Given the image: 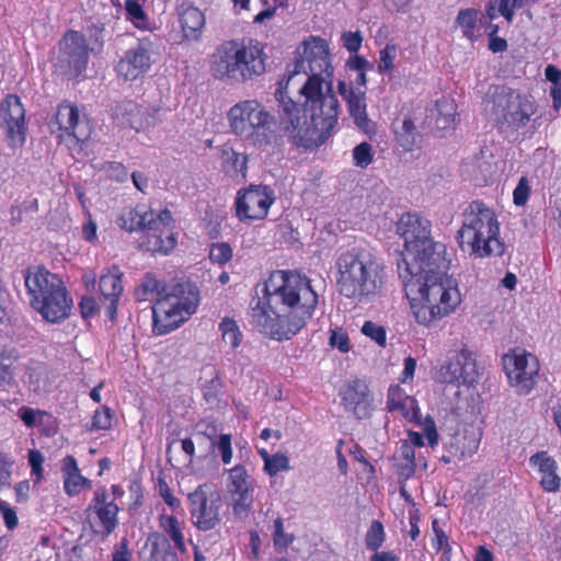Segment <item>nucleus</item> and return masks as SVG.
Segmentation results:
<instances>
[{
  "label": "nucleus",
  "mask_w": 561,
  "mask_h": 561,
  "mask_svg": "<svg viewBox=\"0 0 561 561\" xmlns=\"http://www.w3.org/2000/svg\"><path fill=\"white\" fill-rule=\"evenodd\" d=\"M386 408L389 413L399 415L410 423H421L422 414L417 400L409 396L399 385L389 387Z\"/></svg>",
  "instance_id": "24"
},
{
  "label": "nucleus",
  "mask_w": 561,
  "mask_h": 561,
  "mask_svg": "<svg viewBox=\"0 0 561 561\" xmlns=\"http://www.w3.org/2000/svg\"><path fill=\"white\" fill-rule=\"evenodd\" d=\"M456 239L462 252L477 259L502 256L505 252L499 216L494 208L479 199L463 209Z\"/></svg>",
  "instance_id": "6"
},
{
  "label": "nucleus",
  "mask_w": 561,
  "mask_h": 561,
  "mask_svg": "<svg viewBox=\"0 0 561 561\" xmlns=\"http://www.w3.org/2000/svg\"><path fill=\"white\" fill-rule=\"evenodd\" d=\"M118 513L119 506L114 499H111L104 485L96 488L84 510L85 520L91 531L102 539L107 538L118 527Z\"/></svg>",
  "instance_id": "14"
},
{
  "label": "nucleus",
  "mask_w": 561,
  "mask_h": 561,
  "mask_svg": "<svg viewBox=\"0 0 561 561\" xmlns=\"http://www.w3.org/2000/svg\"><path fill=\"white\" fill-rule=\"evenodd\" d=\"M113 413L111 409L106 405H103L94 411L91 421V430L92 431H105L112 427Z\"/></svg>",
  "instance_id": "49"
},
{
  "label": "nucleus",
  "mask_w": 561,
  "mask_h": 561,
  "mask_svg": "<svg viewBox=\"0 0 561 561\" xmlns=\"http://www.w3.org/2000/svg\"><path fill=\"white\" fill-rule=\"evenodd\" d=\"M125 10L127 19L130 20L137 27H141L147 20L144 11V2L140 0H126Z\"/></svg>",
  "instance_id": "48"
},
{
  "label": "nucleus",
  "mask_w": 561,
  "mask_h": 561,
  "mask_svg": "<svg viewBox=\"0 0 561 561\" xmlns=\"http://www.w3.org/2000/svg\"><path fill=\"white\" fill-rule=\"evenodd\" d=\"M438 115L436 117V125L440 129H449L455 126L456 107L454 102L437 101Z\"/></svg>",
  "instance_id": "42"
},
{
  "label": "nucleus",
  "mask_w": 561,
  "mask_h": 561,
  "mask_svg": "<svg viewBox=\"0 0 561 561\" xmlns=\"http://www.w3.org/2000/svg\"><path fill=\"white\" fill-rule=\"evenodd\" d=\"M267 58L264 45L257 39H229L210 55L209 70L219 81L247 83L265 73Z\"/></svg>",
  "instance_id": "4"
},
{
  "label": "nucleus",
  "mask_w": 561,
  "mask_h": 561,
  "mask_svg": "<svg viewBox=\"0 0 561 561\" xmlns=\"http://www.w3.org/2000/svg\"><path fill=\"white\" fill-rule=\"evenodd\" d=\"M529 460L539 469L541 488L547 492L558 491L561 486V478L557 473L556 460L547 451H538Z\"/></svg>",
  "instance_id": "29"
},
{
  "label": "nucleus",
  "mask_w": 561,
  "mask_h": 561,
  "mask_svg": "<svg viewBox=\"0 0 561 561\" xmlns=\"http://www.w3.org/2000/svg\"><path fill=\"white\" fill-rule=\"evenodd\" d=\"M293 541V538H287L284 533V522L283 518L277 517L274 520V543L275 546L287 547Z\"/></svg>",
  "instance_id": "61"
},
{
  "label": "nucleus",
  "mask_w": 561,
  "mask_h": 561,
  "mask_svg": "<svg viewBox=\"0 0 561 561\" xmlns=\"http://www.w3.org/2000/svg\"><path fill=\"white\" fill-rule=\"evenodd\" d=\"M274 96L279 125L294 146L316 149L332 136L340 105L325 39L310 36L296 47Z\"/></svg>",
  "instance_id": "1"
},
{
  "label": "nucleus",
  "mask_w": 561,
  "mask_h": 561,
  "mask_svg": "<svg viewBox=\"0 0 561 561\" xmlns=\"http://www.w3.org/2000/svg\"><path fill=\"white\" fill-rule=\"evenodd\" d=\"M480 445V434H477L473 426L463 427L450 434L444 442L445 454L442 460L449 463L454 460H462L477 453Z\"/></svg>",
  "instance_id": "23"
},
{
  "label": "nucleus",
  "mask_w": 561,
  "mask_h": 561,
  "mask_svg": "<svg viewBox=\"0 0 561 561\" xmlns=\"http://www.w3.org/2000/svg\"><path fill=\"white\" fill-rule=\"evenodd\" d=\"M289 469V458L284 453L272 455L271 459H266V466H263V471L270 477H275L278 472Z\"/></svg>",
  "instance_id": "45"
},
{
  "label": "nucleus",
  "mask_w": 561,
  "mask_h": 561,
  "mask_svg": "<svg viewBox=\"0 0 561 561\" xmlns=\"http://www.w3.org/2000/svg\"><path fill=\"white\" fill-rule=\"evenodd\" d=\"M219 331L222 340L229 343L232 348H237L241 344L242 333L233 319L225 317L219 323Z\"/></svg>",
  "instance_id": "41"
},
{
  "label": "nucleus",
  "mask_w": 561,
  "mask_h": 561,
  "mask_svg": "<svg viewBox=\"0 0 561 561\" xmlns=\"http://www.w3.org/2000/svg\"><path fill=\"white\" fill-rule=\"evenodd\" d=\"M151 60L147 48L141 45L129 48L116 65V72L125 80H136L150 68Z\"/></svg>",
  "instance_id": "26"
},
{
  "label": "nucleus",
  "mask_w": 561,
  "mask_h": 561,
  "mask_svg": "<svg viewBox=\"0 0 561 561\" xmlns=\"http://www.w3.org/2000/svg\"><path fill=\"white\" fill-rule=\"evenodd\" d=\"M152 306V331L157 335L178 329L196 312L199 289L195 283L181 278L167 287Z\"/></svg>",
  "instance_id": "10"
},
{
  "label": "nucleus",
  "mask_w": 561,
  "mask_h": 561,
  "mask_svg": "<svg viewBox=\"0 0 561 561\" xmlns=\"http://www.w3.org/2000/svg\"><path fill=\"white\" fill-rule=\"evenodd\" d=\"M217 448L221 454V461L224 465H229L232 460L233 451L231 444V436L229 434L219 435Z\"/></svg>",
  "instance_id": "57"
},
{
  "label": "nucleus",
  "mask_w": 561,
  "mask_h": 561,
  "mask_svg": "<svg viewBox=\"0 0 561 561\" xmlns=\"http://www.w3.org/2000/svg\"><path fill=\"white\" fill-rule=\"evenodd\" d=\"M392 129L397 144L405 151H412L421 138L413 119L409 116L401 122L397 119L392 124Z\"/></svg>",
  "instance_id": "32"
},
{
  "label": "nucleus",
  "mask_w": 561,
  "mask_h": 561,
  "mask_svg": "<svg viewBox=\"0 0 561 561\" xmlns=\"http://www.w3.org/2000/svg\"><path fill=\"white\" fill-rule=\"evenodd\" d=\"M30 305L44 320L59 323L70 316L72 298L64 282L44 266H31L24 272Z\"/></svg>",
  "instance_id": "8"
},
{
  "label": "nucleus",
  "mask_w": 561,
  "mask_h": 561,
  "mask_svg": "<svg viewBox=\"0 0 561 561\" xmlns=\"http://www.w3.org/2000/svg\"><path fill=\"white\" fill-rule=\"evenodd\" d=\"M275 191L263 184L239 190L234 199L236 217L245 224L263 220L275 203Z\"/></svg>",
  "instance_id": "16"
},
{
  "label": "nucleus",
  "mask_w": 561,
  "mask_h": 561,
  "mask_svg": "<svg viewBox=\"0 0 561 561\" xmlns=\"http://www.w3.org/2000/svg\"><path fill=\"white\" fill-rule=\"evenodd\" d=\"M90 48L85 36L75 30H68L59 42V55L56 66L67 76L78 78L88 68Z\"/></svg>",
  "instance_id": "17"
},
{
  "label": "nucleus",
  "mask_w": 561,
  "mask_h": 561,
  "mask_svg": "<svg viewBox=\"0 0 561 561\" xmlns=\"http://www.w3.org/2000/svg\"><path fill=\"white\" fill-rule=\"evenodd\" d=\"M362 333L373 341H375L379 346H385L387 343V332L386 329L377 324L373 321H365L362 327Z\"/></svg>",
  "instance_id": "51"
},
{
  "label": "nucleus",
  "mask_w": 561,
  "mask_h": 561,
  "mask_svg": "<svg viewBox=\"0 0 561 561\" xmlns=\"http://www.w3.org/2000/svg\"><path fill=\"white\" fill-rule=\"evenodd\" d=\"M479 11L474 8L462 9L458 12L456 24L461 28L465 37L474 41L481 34L477 30Z\"/></svg>",
  "instance_id": "36"
},
{
  "label": "nucleus",
  "mask_w": 561,
  "mask_h": 561,
  "mask_svg": "<svg viewBox=\"0 0 561 561\" xmlns=\"http://www.w3.org/2000/svg\"><path fill=\"white\" fill-rule=\"evenodd\" d=\"M159 527L163 530L164 535L174 543V547L181 552L186 553L185 538L183 534V523H181L174 515L160 514Z\"/></svg>",
  "instance_id": "33"
},
{
  "label": "nucleus",
  "mask_w": 561,
  "mask_h": 561,
  "mask_svg": "<svg viewBox=\"0 0 561 561\" xmlns=\"http://www.w3.org/2000/svg\"><path fill=\"white\" fill-rule=\"evenodd\" d=\"M106 171L110 173L111 179L117 182H125L128 179V171L122 162L110 161L106 163Z\"/></svg>",
  "instance_id": "60"
},
{
  "label": "nucleus",
  "mask_w": 561,
  "mask_h": 561,
  "mask_svg": "<svg viewBox=\"0 0 561 561\" xmlns=\"http://www.w3.org/2000/svg\"><path fill=\"white\" fill-rule=\"evenodd\" d=\"M329 344L342 353H347L351 350L348 334L342 328L330 330Z\"/></svg>",
  "instance_id": "53"
},
{
  "label": "nucleus",
  "mask_w": 561,
  "mask_h": 561,
  "mask_svg": "<svg viewBox=\"0 0 561 561\" xmlns=\"http://www.w3.org/2000/svg\"><path fill=\"white\" fill-rule=\"evenodd\" d=\"M187 507L191 523L199 531L215 530L221 525L222 499L214 484L203 483L190 492Z\"/></svg>",
  "instance_id": "13"
},
{
  "label": "nucleus",
  "mask_w": 561,
  "mask_h": 561,
  "mask_svg": "<svg viewBox=\"0 0 561 561\" xmlns=\"http://www.w3.org/2000/svg\"><path fill=\"white\" fill-rule=\"evenodd\" d=\"M233 250L228 242H215L209 247V260L213 263L225 265L231 261Z\"/></svg>",
  "instance_id": "44"
},
{
  "label": "nucleus",
  "mask_w": 561,
  "mask_h": 561,
  "mask_svg": "<svg viewBox=\"0 0 561 561\" xmlns=\"http://www.w3.org/2000/svg\"><path fill=\"white\" fill-rule=\"evenodd\" d=\"M61 472L65 493L72 497L80 494L83 490L92 489V481L81 474L77 459L68 455L62 459Z\"/></svg>",
  "instance_id": "28"
},
{
  "label": "nucleus",
  "mask_w": 561,
  "mask_h": 561,
  "mask_svg": "<svg viewBox=\"0 0 561 561\" xmlns=\"http://www.w3.org/2000/svg\"><path fill=\"white\" fill-rule=\"evenodd\" d=\"M18 358L13 352L0 353V386H10L14 381Z\"/></svg>",
  "instance_id": "39"
},
{
  "label": "nucleus",
  "mask_w": 561,
  "mask_h": 561,
  "mask_svg": "<svg viewBox=\"0 0 561 561\" xmlns=\"http://www.w3.org/2000/svg\"><path fill=\"white\" fill-rule=\"evenodd\" d=\"M531 192L530 182L527 176H522L513 191V203L520 207L525 206Z\"/></svg>",
  "instance_id": "52"
},
{
  "label": "nucleus",
  "mask_w": 561,
  "mask_h": 561,
  "mask_svg": "<svg viewBox=\"0 0 561 561\" xmlns=\"http://www.w3.org/2000/svg\"><path fill=\"white\" fill-rule=\"evenodd\" d=\"M167 287L153 273H146L134 290V298L138 302L148 301L154 297L158 299L165 293Z\"/></svg>",
  "instance_id": "34"
},
{
  "label": "nucleus",
  "mask_w": 561,
  "mask_h": 561,
  "mask_svg": "<svg viewBox=\"0 0 561 561\" xmlns=\"http://www.w3.org/2000/svg\"><path fill=\"white\" fill-rule=\"evenodd\" d=\"M432 529L434 533V539L432 541V546L436 551H443L444 561L449 560V554L451 552V547L448 542V536L445 534L444 529L440 528L438 519H433Z\"/></svg>",
  "instance_id": "43"
},
{
  "label": "nucleus",
  "mask_w": 561,
  "mask_h": 561,
  "mask_svg": "<svg viewBox=\"0 0 561 561\" xmlns=\"http://www.w3.org/2000/svg\"><path fill=\"white\" fill-rule=\"evenodd\" d=\"M230 131L241 140L262 148L275 138V118L256 99L242 100L227 112Z\"/></svg>",
  "instance_id": "11"
},
{
  "label": "nucleus",
  "mask_w": 561,
  "mask_h": 561,
  "mask_svg": "<svg viewBox=\"0 0 561 561\" xmlns=\"http://www.w3.org/2000/svg\"><path fill=\"white\" fill-rule=\"evenodd\" d=\"M396 473L402 480H409L415 473V450L408 444H401L394 454Z\"/></svg>",
  "instance_id": "35"
},
{
  "label": "nucleus",
  "mask_w": 561,
  "mask_h": 561,
  "mask_svg": "<svg viewBox=\"0 0 561 561\" xmlns=\"http://www.w3.org/2000/svg\"><path fill=\"white\" fill-rule=\"evenodd\" d=\"M342 405L358 420L369 419L374 411L373 393L366 381L355 378L341 391Z\"/></svg>",
  "instance_id": "21"
},
{
  "label": "nucleus",
  "mask_w": 561,
  "mask_h": 561,
  "mask_svg": "<svg viewBox=\"0 0 561 561\" xmlns=\"http://www.w3.org/2000/svg\"><path fill=\"white\" fill-rule=\"evenodd\" d=\"M317 305L318 294L306 275L273 271L263 285L262 296L250 301V322L273 340H290L306 327Z\"/></svg>",
  "instance_id": "2"
},
{
  "label": "nucleus",
  "mask_w": 561,
  "mask_h": 561,
  "mask_svg": "<svg viewBox=\"0 0 561 561\" xmlns=\"http://www.w3.org/2000/svg\"><path fill=\"white\" fill-rule=\"evenodd\" d=\"M497 3L501 15L508 23H512L514 20L515 10H518L524 5V0H497Z\"/></svg>",
  "instance_id": "56"
},
{
  "label": "nucleus",
  "mask_w": 561,
  "mask_h": 561,
  "mask_svg": "<svg viewBox=\"0 0 561 561\" xmlns=\"http://www.w3.org/2000/svg\"><path fill=\"white\" fill-rule=\"evenodd\" d=\"M123 272L117 264L104 268L100 275L99 291L105 316L115 321L121 296L123 294Z\"/></svg>",
  "instance_id": "22"
},
{
  "label": "nucleus",
  "mask_w": 561,
  "mask_h": 561,
  "mask_svg": "<svg viewBox=\"0 0 561 561\" xmlns=\"http://www.w3.org/2000/svg\"><path fill=\"white\" fill-rule=\"evenodd\" d=\"M448 262L442 264L402 265L399 277L402 280L407 298L415 321L424 327L454 313L461 302L456 282L446 275Z\"/></svg>",
  "instance_id": "3"
},
{
  "label": "nucleus",
  "mask_w": 561,
  "mask_h": 561,
  "mask_svg": "<svg viewBox=\"0 0 561 561\" xmlns=\"http://www.w3.org/2000/svg\"><path fill=\"white\" fill-rule=\"evenodd\" d=\"M54 122L61 131L60 137L71 138L76 144H84L93 133V126L88 115L81 113L76 104L68 101H62L57 105Z\"/></svg>",
  "instance_id": "19"
},
{
  "label": "nucleus",
  "mask_w": 561,
  "mask_h": 561,
  "mask_svg": "<svg viewBox=\"0 0 561 561\" xmlns=\"http://www.w3.org/2000/svg\"><path fill=\"white\" fill-rule=\"evenodd\" d=\"M7 138L11 147H20L25 142L24 121L4 122Z\"/></svg>",
  "instance_id": "47"
},
{
  "label": "nucleus",
  "mask_w": 561,
  "mask_h": 561,
  "mask_svg": "<svg viewBox=\"0 0 561 561\" xmlns=\"http://www.w3.org/2000/svg\"><path fill=\"white\" fill-rule=\"evenodd\" d=\"M386 540V533L382 523L378 519H374L366 531L365 545L370 551H378Z\"/></svg>",
  "instance_id": "40"
},
{
  "label": "nucleus",
  "mask_w": 561,
  "mask_h": 561,
  "mask_svg": "<svg viewBox=\"0 0 561 561\" xmlns=\"http://www.w3.org/2000/svg\"><path fill=\"white\" fill-rule=\"evenodd\" d=\"M0 512L2 513V517L7 528L10 530L14 529L19 523L18 515L14 508L8 506L5 502L0 501Z\"/></svg>",
  "instance_id": "62"
},
{
  "label": "nucleus",
  "mask_w": 561,
  "mask_h": 561,
  "mask_svg": "<svg viewBox=\"0 0 561 561\" xmlns=\"http://www.w3.org/2000/svg\"><path fill=\"white\" fill-rule=\"evenodd\" d=\"M28 465L31 467V474L36 477L39 482L44 477V456L38 449H30L27 454Z\"/></svg>",
  "instance_id": "54"
},
{
  "label": "nucleus",
  "mask_w": 561,
  "mask_h": 561,
  "mask_svg": "<svg viewBox=\"0 0 561 561\" xmlns=\"http://www.w3.org/2000/svg\"><path fill=\"white\" fill-rule=\"evenodd\" d=\"M397 232L404 240V249L397 260L398 273L402 265L413 267L419 264H442L446 248L431 238L428 220L417 214H403L397 224Z\"/></svg>",
  "instance_id": "9"
},
{
  "label": "nucleus",
  "mask_w": 561,
  "mask_h": 561,
  "mask_svg": "<svg viewBox=\"0 0 561 561\" xmlns=\"http://www.w3.org/2000/svg\"><path fill=\"white\" fill-rule=\"evenodd\" d=\"M420 522H421L420 511L417 508L410 510L409 511V524H410L409 536L413 541L416 540L420 535V527H419Z\"/></svg>",
  "instance_id": "64"
},
{
  "label": "nucleus",
  "mask_w": 561,
  "mask_h": 561,
  "mask_svg": "<svg viewBox=\"0 0 561 561\" xmlns=\"http://www.w3.org/2000/svg\"><path fill=\"white\" fill-rule=\"evenodd\" d=\"M397 57V46L387 44L379 53L378 71L391 75L394 69V60Z\"/></svg>",
  "instance_id": "46"
},
{
  "label": "nucleus",
  "mask_w": 561,
  "mask_h": 561,
  "mask_svg": "<svg viewBox=\"0 0 561 561\" xmlns=\"http://www.w3.org/2000/svg\"><path fill=\"white\" fill-rule=\"evenodd\" d=\"M157 489L159 495L163 499L164 503L171 507L172 510H176L181 507V501L176 497L169 484L164 479H159L157 483Z\"/></svg>",
  "instance_id": "55"
},
{
  "label": "nucleus",
  "mask_w": 561,
  "mask_h": 561,
  "mask_svg": "<svg viewBox=\"0 0 561 561\" xmlns=\"http://www.w3.org/2000/svg\"><path fill=\"white\" fill-rule=\"evenodd\" d=\"M176 14L182 41H198L202 37L206 23L203 11L190 1L184 0L176 7Z\"/></svg>",
  "instance_id": "25"
},
{
  "label": "nucleus",
  "mask_w": 561,
  "mask_h": 561,
  "mask_svg": "<svg viewBox=\"0 0 561 561\" xmlns=\"http://www.w3.org/2000/svg\"><path fill=\"white\" fill-rule=\"evenodd\" d=\"M116 224L126 232H142L138 244L140 251L167 255L178 244L174 219L167 208L154 213L140 206H127L121 210Z\"/></svg>",
  "instance_id": "7"
},
{
  "label": "nucleus",
  "mask_w": 561,
  "mask_h": 561,
  "mask_svg": "<svg viewBox=\"0 0 561 561\" xmlns=\"http://www.w3.org/2000/svg\"><path fill=\"white\" fill-rule=\"evenodd\" d=\"M416 369V359L409 356L404 359V367L403 370L399 377V380L401 383H408L411 382L414 378Z\"/></svg>",
  "instance_id": "63"
},
{
  "label": "nucleus",
  "mask_w": 561,
  "mask_h": 561,
  "mask_svg": "<svg viewBox=\"0 0 561 561\" xmlns=\"http://www.w3.org/2000/svg\"><path fill=\"white\" fill-rule=\"evenodd\" d=\"M343 46L352 54H356L363 43L360 32H345L342 35Z\"/></svg>",
  "instance_id": "59"
},
{
  "label": "nucleus",
  "mask_w": 561,
  "mask_h": 561,
  "mask_svg": "<svg viewBox=\"0 0 561 561\" xmlns=\"http://www.w3.org/2000/svg\"><path fill=\"white\" fill-rule=\"evenodd\" d=\"M439 376L443 382L458 388L474 387L480 379L476 354L462 346L440 366Z\"/></svg>",
  "instance_id": "18"
},
{
  "label": "nucleus",
  "mask_w": 561,
  "mask_h": 561,
  "mask_svg": "<svg viewBox=\"0 0 561 561\" xmlns=\"http://www.w3.org/2000/svg\"><path fill=\"white\" fill-rule=\"evenodd\" d=\"M79 308L81 316L84 319L93 318L100 311V306L92 296H83L79 301Z\"/></svg>",
  "instance_id": "58"
},
{
  "label": "nucleus",
  "mask_w": 561,
  "mask_h": 561,
  "mask_svg": "<svg viewBox=\"0 0 561 561\" xmlns=\"http://www.w3.org/2000/svg\"><path fill=\"white\" fill-rule=\"evenodd\" d=\"M339 293L348 299L366 301L378 296L386 283V267L373 253L347 250L335 262Z\"/></svg>",
  "instance_id": "5"
},
{
  "label": "nucleus",
  "mask_w": 561,
  "mask_h": 561,
  "mask_svg": "<svg viewBox=\"0 0 561 561\" xmlns=\"http://www.w3.org/2000/svg\"><path fill=\"white\" fill-rule=\"evenodd\" d=\"M354 164L358 168H367L374 160L371 145L364 141L353 149Z\"/></svg>",
  "instance_id": "50"
},
{
  "label": "nucleus",
  "mask_w": 561,
  "mask_h": 561,
  "mask_svg": "<svg viewBox=\"0 0 561 561\" xmlns=\"http://www.w3.org/2000/svg\"><path fill=\"white\" fill-rule=\"evenodd\" d=\"M503 367L510 385L518 394H528L534 389L540 369L535 355L514 348L503 356Z\"/></svg>",
  "instance_id": "15"
},
{
  "label": "nucleus",
  "mask_w": 561,
  "mask_h": 561,
  "mask_svg": "<svg viewBox=\"0 0 561 561\" xmlns=\"http://www.w3.org/2000/svg\"><path fill=\"white\" fill-rule=\"evenodd\" d=\"M16 415L27 428H34L36 426L43 427V432L46 436L56 432L57 420L48 411L22 405L18 410Z\"/></svg>",
  "instance_id": "30"
},
{
  "label": "nucleus",
  "mask_w": 561,
  "mask_h": 561,
  "mask_svg": "<svg viewBox=\"0 0 561 561\" xmlns=\"http://www.w3.org/2000/svg\"><path fill=\"white\" fill-rule=\"evenodd\" d=\"M224 382L218 370L214 369V376L203 386V398L210 407H219L222 397Z\"/></svg>",
  "instance_id": "38"
},
{
  "label": "nucleus",
  "mask_w": 561,
  "mask_h": 561,
  "mask_svg": "<svg viewBox=\"0 0 561 561\" xmlns=\"http://www.w3.org/2000/svg\"><path fill=\"white\" fill-rule=\"evenodd\" d=\"M224 173L238 181L243 182L247 179L248 156L238 153L233 149H224L220 154Z\"/></svg>",
  "instance_id": "31"
},
{
  "label": "nucleus",
  "mask_w": 561,
  "mask_h": 561,
  "mask_svg": "<svg viewBox=\"0 0 561 561\" xmlns=\"http://www.w3.org/2000/svg\"><path fill=\"white\" fill-rule=\"evenodd\" d=\"M337 88L340 94L346 100L350 115L353 117L356 126L367 134L373 131L375 125L368 118L364 93L355 92L344 81H340Z\"/></svg>",
  "instance_id": "27"
},
{
  "label": "nucleus",
  "mask_w": 561,
  "mask_h": 561,
  "mask_svg": "<svg viewBox=\"0 0 561 561\" xmlns=\"http://www.w3.org/2000/svg\"><path fill=\"white\" fill-rule=\"evenodd\" d=\"M484 105L497 125L512 130L525 127L538 111L533 95L506 85L494 87L484 100Z\"/></svg>",
  "instance_id": "12"
},
{
  "label": "nucleus",
  "mask_w": 561,
  "mask_h": 561,
  "mask_svg": "<svg viewBox=\"0 0 561 561\" xmlns=\"http://www.w3.org/2000/svg\"><path fill=\"white\" fill-rule=\"evenodd\" d=\"M0 112L4 122L24 121L25 111L20 98L15 94H8L4 98Z\"/></svg>",
  "instance_id": "37"
},
{
  "label": "nucleus",
  "mask_w": 561,
  "mask_h": 561,
  "mask_svg": "<svg viewBox=\"0 0 561 561\" xmlns=\"http://www.w3.org/2000/svg\"><path fill=\"white\" fill-rule=\"evenodd\" d=\"M227 492L233 515L238 518L247 517L254 501V481L244 465L238 463L229 470Z\"/></svg>",
  "instance_id": "20"
}]
</instances>
